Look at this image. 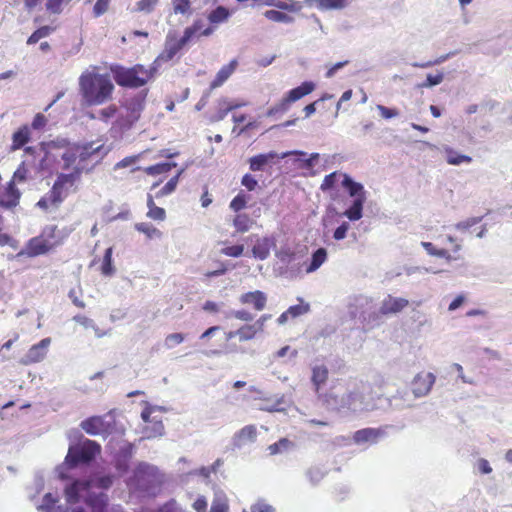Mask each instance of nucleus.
I'll use <instances>...</instances> for the list:
<instances>
[{
	"instance_id": "nucleus-1",
	"label": "nucleus",
	"mask_w": 512,
	"mask_h": 512,
	"mask_svg": "<svg viewBox=\"0 0 512 512\" xmlns=\"http://www.w3.org/2000/svg\"><path fill=\"white\" fill-rule=\"evenodd\" d=\"M113 483L110 475L97 476L89 480H75L65 488L68 504H75L83 500L93 512H104L108 497L102 491L108 489Z\"/></svg>"
},
{
	"instance_id": "nucleus-2",
	"label": "nucleus",
	"mask_w": 512,
	"mask_h": 512,
	"mask_svg": "<svg viewBox=\"0 0 512 512\" xmlns=\"http://www.w3.org/2000/svg\"><path fill=\"white\" fill-rule=\"evenodd\" d=\"M114 84L109 74L85 70L79 77V92L88 106L102 105L112 99Z\"/></svg>"
},
{
	"instance_id": "nucleus-3",
	"label": "nucleus",
	"mask_w": 512,
	"mask_h": 512,
	"mask_svg": "<svg viewBox=\"0 0 512 512\" xmlns=\"http://www.w3.org/2000/svg\"><path fill=\"white\" fill-rule=\"evenodd\" d=\"M134 479L138 489L149 495H156L164 482V475L156 466L141 462L134 471Z\"/></svg>"
},
{
	"instance_id": "nucleus-4",
	"label": "nucleus",
	"mask_w": 512,
	"mask_h": 512,
	"mask_svg": "<svg viewBox=\"0 0 512 512\" xmlns=\"http://www.w3.org/2000/svg\"><path fill=\"white\" fill-rule=\"evenodd\" d=\"M157 71V67L153 64L149 70L145 69L142 65H136L132 68H118L114 70V78L120 86L138 88L153 78Z\"/></svg>"
},
{
	"instance_id": "nucleus-5",
	"label": "nucleus",
	"mask_w": 512,
	"mask_h": 512,
	"mask_svg": "<svg viewBox=\"0 0 512 512\" xmlns=\"http://www.w3.org/2000/svg\"><path fill=\"white\" fill-rule=\"evenodd\" d=\"M349 312L353 318H359L371 327L379 324V314L374 307L372 298L368 296L353 297L349 304Z\"/></svg>"
},
{
	"instance_id": "nucleus-6",
	"label": "nucleus",
	"mask_w": 512,
	"mask_h": 512,
	"mask_svg": "<svg viewBox=\"0 0 512 512\" xmlns=\"http://www.w3.org/2000/svg\"><path fill=\"white\" fill-rule=\"evenodd\" d=\"M351 398L349 410L354 413L369 412L380 408L378 404L382 400L381 395L374 392L371 388H363L362 391L349 392Z\"/></svg>"
},
{
	"instance_id": "nucleus-7",
	"label": "nucleus",
	"mask_w": 512,
	"mask_h": 512,
	"mask_svg": "<svg viewBox=\"0 0 512 512\" xmlns=\"http://www.w3.org/2000/svg\"><path fill=\"white\" fill-rule=\"evenodd\" d=\"M100 450L101 447L97 442L86 439L81 446L69 448L65 461L70 467L88 464L100 453Z\"/></svg>"
},
{
	"instance_id": "nucleus-8",
	"label": "nucleus",
	"mask_w": 512,
	"mask_h": 512,
	"mask_svg": "<svg viewBox=\"0 0 512 512\" xmlns=\"http://www.w3.org/2000/svg\"><path fill=\"white\" fill-rule=\"evenodd\" d=\"M78 162L75 166V170L77 174H81L84 170L89 171L90 169L86 168V161L89 159L95 160L94 164H97L106 154V151L103 150V145H95L94 142L86 143L83 146H79L76 148Z\"/></svg>"
},
{
	"instance_id": "nucleus-9",
	"label": "nucleus",
	"mask_w": 512,
	"mask_h": 512,
	"mask_svg": "<svg viewBox=\"0 0 512 512\" xmlns=\"http://www.w3.org/2000/svg\"><path fill=\"white\" fill-rule=\"evenodd\" d=\"M246 240L253 243L252 256L261 261L266 260L270 251L276 248V239L273 236L260 237L257 234H252Z\"/></svg>"
},
{
	"instance_id": "nucleus-10",
	"label": "nucleus",
	"mask_w": 512,
	"mask_h": 512,
	"mask_svg": "<svg viewBox=\"0 0 512 512\" xmlns=\"http://www.w3.org/2000/svg\"><path fill=\"white\" fill-rule=\"evenodd\" d=\"M290 155L305 156L306 153L303 151L296 150V151L284 152L280 155L274 151H270V152L264 153V154H258V155H255V156L249 158V160H248L249 168L253 172L263 171L265 169V166L274 163V160L276 158L284 159Z\"/></svg>"
},
{
	"instance_id": "nucleus-11",
	"label": "nucleus",
	"mask_w": 512,
	"mask_h": 512,
	"mask_svg": "<svg viewBox=\"0 0 512 512\" xmlns=\"http://www.w3.org/2000/svg\"><path fill=\"white\" fill-rule=\"evenodd\" d=\"M435 381L436 377L431 372L418 373L411 381L410 392L416 399L425 397L430 393Z\"/></svg>"
},
{
	"instance_id": "nucleus-12",
	"label": "nucleus",
	"mask_w": 512,
	"mask_h": 512,
	"mask_svg": "<svg viewBox=\"0 0 512 512\" xmlns=\"http://www.w3.org/2000/svg\"><path fill=\"white\" fill-rule=\"evenodd\" d=\"M184 47L176 37L175 32H169L165 40V48L163 52L154 60L153 65L157 70L162 63L172 60L175 55Z\"/></svg>"
},
{
	"instance_id": "nucleus-13",
	"label": "nucleus",
	"mask_w": 512,
	"mask_h": 512,
	"mask_svg": "<svg viewBox=\"0 0 512 512\" xmlns=\"http://www.w3.org/2000/svg\"><path fill=\"white\" fill-rule=\"evenodd\" d=\"M51 338L47 337L42 339L39 343L31 346L28 352L20 360L23 365H29L42 361L47 354L48 347L50 346Z\"/></svg>"
},
{
	"instance_id": "nucleus-14",
	"label": "nucleus",
	"mask_w": 512,
	"mask_h": 512,
	"mask_svg": "<svg viewBox=\"0 0 512 512\" xmlns=\"http://www.w3.org/2000/svg\"><path fill=\"white\" fill-rule=\"evenodd\" d=\"M392 410H403L413 407L416 398L407 389H398L396 393L385 399Z\"/></svg>"
},
{
	"instance_id": "nucleus-15",
	"label": "nucleus",
	"mask_w": 512,
	"mask_h": 512,
	"mask_svg": "<svg viewBox=\"0 0 512 512\" xmlns=\"http://www.w3.org/2000/svg\"><path fill=\"white\" fill-rule=\"evenodd\" d=\"M257 439V428L255 425H246L237 431L232 437V445L235 449H241L247 444L254 443Z\"/></svg>"
},
{
	"instance_id": "nucleus-16",
	"label": "nucleus",
	"mask_w": 512,
	"mask_h": 512,
	"mask_svg": "<svg viewBox=\"0 0 512 512\" xmlns=\"http://www.w3.org/2000/svg\"><path fill=\"white\" fill-rule=\"evenodd\" d=\"M239 302L243 305L252 306L256 311H262L267 304V295L260 290H255L242 294L239 297Z\"/></svg>"
},
{
	"instance_id": "nucleus-17",
	"label": "nucleus",
	"mask_w": 512,
	"mask_h": 512,
	"mask_svg": "<svg viewBox=\"0 0 512 512\" xmlns=\"http://www.w3.org/2000/svg\"><path fill=\"white\" fill-rule=\"evenodd\" d=\"M52 247V244L41 238V237H35L29 240L26 248L22 250L19 255H27L29 257H35L41 254H45L50 250Z\"/></svg>"
},
{
	"instance_id": "nucleus-18",
	"label": "nucleus",
	"mask_w": 512,
	"mask_h": 512,
	"mask_svg": "<svg viewBox=\"0 0 512 512\" xmlns=\"http://www.w3.org/2000/svg\"><path fill=\"white\" fill-rule=\"evenodd\" d=\"M385 432L377 428H364L357 430L353 435V440L356 444H375L383 437Z\"/></svg>"
},
{
	"instance_id": "nucleus-19",
	"label": "nucleus",
	"mask_w": 512,
	"mask_h": 512,
	"mask_svg": "<svg viewBox=\"0 0 512 512\" xmlns=\"http://www.w3.org/2000/svg\"><path fill=\"white\" fill-rule=\"evenodd\" d=\"M408 300L405 298H397L393 297L391 295H388L382 302V305L379 309V316L380 315H387V314H395L400 311H402L407 305Z\"/></svg>"
},
{
	"instance_id": "nucleus-20",
	"label": "nucleus",
	"mask_w": 512,
	"mask_h": 512,
	"mask_svg": "<svg viewBox=\"0 0 512 512\" xmlns=\"http://www.w3.org/2000/svg\"><path fill=\"white\" fill-rule=\"evenodd\" d=\"M145 106V95H137L126 101L128 111L127 122L132 125L140 118L141 112Z\"/></svg>"
},
{
	"instance_id": "nucleus-21",
	"label": "nucleus",
	"mask_w": 512,
	"mask_h": 512,
	"mask_svg": "<svg viewBox=\"0 0 512 512\" xmlns=\"http://www.w3.org/2000/svg\"><path fill=\"white\" fill-rule=\"evenodd\" d=\"M349 398V392L344 393L342 395L335 394L333 392L326 395L325 402L327 407L331 410L341 411V410H349V403H351Z\"/></svg>"
},
{
	"instance_id": "nucleus-22",
	"label": "nucleus",
	"mask_w": 512,
	"mask_h": 512,
	"mask_svg": "<svg viewBox=\"0 0 512 512\" xmlns=\"http://www.w3.org/2000/svg\"><path fill=\"white\" fill-rule=\"evenodd\" d=\"M81 428L89 435H99L106 431L105 422L100 416L90 417L80 424Z\"/></svg>"
},
{
	"instance_id": "nucleus-23",
	"label": "nucleus",
	"mask_w": 512,
	"mask_h": 512,
	"mask_svg": "<svg viewBox=\"0 0 512 512\" xmlns=\"http://www.w3.org/2000/svg\"><path fill=\"white\" fill-rule=\"evenodd\" d=\"M64 199L63 193L58 188L52 186L49 192H47L38 202L37 206L43 210H47L50 206H57Z\"/></svg>"
},
{
	"instance_id": "nucleus-24",
	"label": "nucleus",
	"mask_w": 512,
	"mask_h": 512,
	"mask_svg": "<svg viewBox=\"0 0 512 512\" xmlns=\"http://www.w3.org/2000/svg\"><path fill=\"white\" fill-rule=\"evenodd\" d=\"M237 60H232L228 65L223 66L210 84V90L220 87L232 75L237 67Z\"/></svg>"
},
{
	"instance_id": "nucleus-25",
	"label": "nucleus",
	"mask_w": 512,
	"mask_h": 512,
	"mask_svg": "<svg viewBox=\"0 0 512 512\" xmlns=\"http://www.w3.org/2000/svg\"><path fill=\"white\" fill-rule=\"evenodd\" d=\"M19 198V190L15 187L13 182H10L5 190V193L0 199V204L5 208H13L18 204Z\"/></svg>"
},
{
	"instance_id": "nucleus-26",
	"label": "nucleus",
	"mask_w": 512,
	"mask_h": 512,
	"mask_svg": "<svg viewBox=\"0 0 512 512\" xmlns=\"http://www.w3.org/2000/svg\"><path fill=\"white\" fill-rule=\"evenodd\" d=\"M315 89V84L311 81H305L300 86L291 89L285 96L291 103H294L302 97L310 94Z\"/></svg>"
},
{
	"instance_id": "nucleus-27",
	"label": "nucleus",
	"mask_w": 512,
	"mask_h": 512,
	"mask_svg": "<svg viewBox=\"0 0 512 512\" xmlns=\"http://www.w3.org/2000/svg\"><path fill=\"white\" fill-rule=\"evenodd\" d=\"M342 186L348 191V194L353 198H360L366 196L364 186L354 181L348 174H343Z\"/></svg>"
},
{
	"instance_id": "nucleus-28",
	"label": "nucleus",
	"mask_w": 512,
	"mask_h": 512,
	"mask_svg": "<svg viewBox=\"0 0 512 512\" xmlns=\"http://www.w3.org/2000/svg\"><path fill=\"white\" fill-rule=\"evenodd\" d=\"M366 201V196H361L360 198H354L351 206L346 209L343 213L351 221H357L362 218L363 215V205Z\"/></svg>"
},
{
	"instance_id": "nucleus-29",
	"label": "nucleus",
	"mask_w": 512,
	"mask_h": 512,
	"mask_svg": "<svg viewBox=\"0 0 512 512\" xmlns=\"http://www.w3.org/2000/svg\"><path fill=\"white\" fill-rule=\"evenodd\" d=\"M253 224L254 221L252 218H250L249 215L245 213H239L235 215V217L232 220V225L235 228V233H233L232 236H235L236 233H245L249 231Z\"/></svg>"
},
{
	"instance_id": "nucleus-30",
	"label": "nucleus",
	"mask_w": 512,
	"mask_h": 512,
	"mask_svg": "<svg viewBox=\"0 0 512 512\" xmlns=\"http://www.w3.org/2000/svg\"><path fill=\"white\" fill-rule=\"evenodd\" d=\"M327 259V251L325 248H318L316 251L313 252L311 256V260L306 267V273H313L316 270H318L321 265L326 261Z\"/></svg>"
},
{
	"instance_id": "nucleus-31",
	"label": "nucleus",
	"mask_w": 512,
	"mask_h": 512,
	"mask_svg": "<svg viewBox=\"0 0 512 512\" xmlns=\"http://www.w3.org/2000/svg\"><path fill=\"white\" fill-rule=\"evenodd\" d=\"M264 4L289 12H298L302 8V6L294 0H264Z\"/></svg>"
},
{
	"instance_id": "nucleus-32",
	"label": "nucleus",
	"mask_w": 512,
	"mask_h": 512,
	"mask_svg": "<svg viewBox=\"0 0 512 512\" xmlns=\"http://www.w3.org/2000/svg\"><path fill=\"white\" fill-rule=\"evenodd\" d=\"M29 139H30V129L27 125H24L13 133L12 149L13 150L20 149L29 141Z\"/></svg>"
},
{
	"instance_id": "nucleus-33",
	"label": "nucleus",
	"mask_w": 512,
	"mask_h": 512,
	"mask_svg": "<svg viewBox=\"0 0 512 512\" xmlns=\"http://www.w3.org/2000/svg\"><path fill=\"white\" fill-rule=\"evenodd\" d=\"M56 502V498L51 494L47 493L44 498L43 502L40 506H38V510L42 512H67L68 508L63 505H59L57 507L54 506Z\"/></svg>"
},
{
	"instance_id": "nucleus-34",
	"label": "nucleus",
	"mask_w": 512,
	"mask_h": 512,
	"mask_svg": "<svg viewBox=\"0 0 512 512\" xmlns=\"http://www.w3.org/2000/svg\"><path fill=\"white\" fill-rule=\"evenodd\" d=\"M295 448V443L288 438H281L278 442L267 447L270 455H277L288 452Z\"/></svg>"
},
{
	"instance_id": "nucleus-35",
	"label": "nucleus",
	"mask_w": 512,
	"mask_h": 512,
	"mask_svg": "<svg viewBox=\"0 0 512 512\" xmlns=\"http://www.w3.org/2000/svg\"><path fill=\"white\" fill-rule=\"evenodd\" d=\"M328 379V369L325 365H318L312 369V383L315 386L316 391L319 390L320 386L324 384Z\"/></svg>"
},
{
	"instance_id": "nucleus-36",
	"label": "nucleus",
	"mask_w": 512,
	"mask_h": 512,
	"mask_svg": "<svg viewBox=\"0 0 512 512\" xmlns=\"http://www.w3.org/2000/svg\"><path fill=\"white\" fill-rule=\"evenodd\" d=\"M446 153V161L450 165H460L461 163H471L472 158L468 155L459 154L450 147L444 148Z\"/></svg>"
},
{
	"instance_id": "nucleus-37",
	"label": "nucleus",
	"mask_w": 512,
	"mask_h": 512,
	"mask_svg": "<svg viewBox=\"0 0 512 512\" xmlns=\"http://www.w3.org/2000/svg\"><path fill=\"white\" fill-rule=\"evenodd\" d=\"M151 426H147L143 433L144 437L147 439L155 438V437H161L164 434V425L161 420H154L151 422Z\"/></svg>"
},
{
	"instance_id": "nucleus-38",
	"label": "nucleus",
	"mask_w": 512,
	"mask_h": 512,
	"mask_svg": "<svg viewBox=\"0 0 512 512\" xmlns=\"http://www.w3.org/2000/svg\"><path fill=\"white\" fill-rule=\"evenodd\" d=\"M230 16V12L224 6H218L208 15V20L213 24H219L226 21Z\"/></svg>"
},
{
	"instance_id": "nucleus-39",
	"label": "nucleus",
	"mask_w": 512,
	"mask_h": 512,
	"mask_svg": "<svg viewBox=\"0 0 512 512\" xmlns=\"http://www.w3.org/2000/svg\"><path fill=\"white\" fill-rule=\"evenodd\" d=\"M176 165L177 164L175 162L158 163L156 165L146 167L144 169V171L148 175L156 176L159 174H164V173L169 172L173 167H176Z\"/></svg>"
},
{
	"instance_id": "nucleus-40",
	"label": "nucleus",
	"mask_w": 512,
	"mask_h": 512,
	"mask_svg": "<svg viewBox=\"0 0 512 512\" xmlns=\"http://www.w3.org/2000/svg\"><path fill=\"white\" fill-rule=\"evenodd\" d=\"M135 229L147 236L149 239L161 238L162 232L149 223H136Z\"/></svg>"
},
{
	"instance_id": "nucleus-41",
	"label": "nucleus",
	"mask_w": 512,
	"mask_h": 512,
	"mask_svg": "<svg viewBox=\"0 0 512 512\" xmlns=\"http://www.w3.org/2000/svg\"><path fill=\"white\" fill-rule=\"evenodd\" d=\"M210 512H228L227 498L224 493H215Z\"/></svg>"
},
{
	"instance_id": "nucleus-42",
	"label": "nucleus",
	"mask_w": 512,
	"mask_h": 512,
	"mask_svg": "<svg viewBox=\"0 0 512 512\" xmlns=\"http://www.w3.org/2000/svg\"><path fill=\"white\" fill-rule=\"evenodd\" d=\"M172 7L174 14H181L190 16L192 14V7L190 0H172Z\"/></svg>"
},
{
	"instance_id": "nucleus-43",
	"label": "nucleus",
	"mask_w": 512,
	"mask_h": 512,
	"mask_svg": "<svg viewBox=\"0 0 512 512\" xmlns=\"http://www.w3.org/2000/svg\"><path fill=\"white\" fill-rule=\"evenodd\" d=\"M264 16L271 21L279 23H292L294 21L293 17L278 10H267L264 12Z\"/></svg>"
},
{
	"instance_id": "nucleus-44",
	"label": "nucleus",
	"mask_w": 512,
	"mask_h": 512,
	"mask_svg": "<svg viewBox=\"0 0 512 512\" xmlns=\"http://www.w3.org/2000/svg\"><path fill=\"white\" fill-rule=\"evenodd\" d=\"M112 253V247L107 248L104 253L101 271L102 274L105 276H110L115 272V269L112 265Z\"/></svg>"
},
{
	"instance_id": "nucleus-45",
	"label": "nucleus",
	"mask_w": 512,
	"mask_h": 512,
	"mask_svg": "<svg viewBox=\"0 0 512 512\" xmlns=\"http://www.w3.org/2000/svg\"><path fill=\"white\" fill-rule=\"evenodd\" d=\"M254 314L251 312L241 309V310H229L225 313V318H235L244 322H251L254 320Z\"/></svg>"
},
{
	"instance_id": "nucleus-46",
	"label": "nucleus",
	"mask_w": 512,
	"mask_h": 512,
	"mask_svg": "<svg viewBox=\"0 0 512 512\" xmlns=\"http://www.w3.org/2000/svg\"><path fill=\"white\" fill-rule=\"evenodd\" d=\"M352 0H323L321 1L322 4V11L327 10H342L346 8Z\"/></svg>"
},
{
	"instance_id": "nucleus-47",
	"label": "nucleus",
	"mask_w": 512,
	"mask_h": 512,
	"mask_svg": "<svg viewBox=\"0 0 512 512\" xmlns=\"http://www.w3.org/2000/svg\"><path fill=\"white\" fill-rule=\"evenodd\" d=\"M257 333L258 331L255 329L253 324L244 325L236 330V334L238 335L240 341L251 340L256 336Z\"/></svg>"
},
{
	"instance_id": "nucleus-48",
	"label": "nucleus",
	"mask_w": 512,
	"mask_h": 512,
	"mask_svg": "<svg viewBox=\"0 0 512 512\" xmlns=\"http://www.w3.org/2000/svg\"><path fill=\"white\" fill-rule=\"evenodd\" d=\"M159 4V0H139L133 11L143 12L149 14L154 11L155 7Z\"/></svg>"
},
{
	"instance_id": "nucleus-49",
	"label": "nucleus",
	"mask_w": 512,
	"mask_h": 512,
	"mask_svg": "<svg viewBox=\"0 0 512 512\" xmlns=\"http://www.w3.org/2000/svg\"><path fill=\"white\" fill-rule=\"evenodd\" d=\"M52 31L53 28H51L50 26L40 27L31 34V36L27 40V44L31 45L37 43L40 39L49 36Z\"/></svg>"
},
{
	"instance_id": "nucleus-50",
	"label": "nucleus",
	"mask_w": 512,
	"mask_h": 512,
	"mask_svg": "<svg viewBox=\"0 0 512 512\" xmlns=\"http://www.w3.org/2000/svg\"><path fill=\"white\" fill-rule=\"evenodd\" d=\"M306 476L312 485H317L325 476L322 468L314 466L306 471Z\"/></svg>"
},
{
	"instance_id": "nucleus-51",
	"label": "nucleus",
	"mask_w": 512,
	"mask_h": 512,
	"mask_svg": "<svg viewBox=\"0 0 512 512\" xmlns=\"http://www.w3.org/2000/svg\"><path fill=\"white\" fill-rule=\"evenodd\" d=\"M79 175L80 174H77L75 169L73 173L60 174L54 182L53 186L58 188V190H60L63 193L65 184L72 183L75 180V178L78 177Z\"/></svg>"
},
{
	"instance_id": "nucleus-52",
	"label": "nucleus",
	"mask_w": 512,
	"mask_h": 512,
	"mask_svg": "<svg viewBox=\"0 0 512 512\" xmlns=\"http://www.w3.org/2000/svg\"><path fill=\"white\" fill-rule=\"evenodd\" d=\"M444 80V74L442 72L436 75L428 74L426 80L418 85L420 88H431L442 83Z\"/></svg>"
},
{
	"instance_id": "nucleus-53",
	"label": "nucleus",
	"mask_w": 512,
	"mask_h": 512,
	"mask_svg": "<svg viewBox=\"0 0 512 512\" xmlns=\"http://www.w3.org/2000/svg\"><path fill=\"white\" fill-rule=\"evenodd\" d=\"M376 109L378 110L380 116L385 119L389 120L392 118H396L400 116V111L396 108H390L381 104L376 105Z\"/></svg>"
},
{
	"instance_id": "nucleus-54",
	"label": "nucleus",
	"mask_w": 512,
	"mask_h": 512,
	"mask_svg": "<svg viewBox=\"0 0 512 512\" xmlns=\"http://www.w3.org/2000/svg\"><path fill=\"white\" fill-rule=\"evenodd\" d=\"M244 252V245L243 244H237L232 246H227L221 249L220 253L228 256V257H240Z\"/></svg>"
},
{
	"instance_id": "nucleus-55",
	"label": "nucleus",
	"mask_w": 512,
	"mask_h": 512,
	"mask_svg": "<svg viewBox=\"0 0 512 512\" xmlns=\"http://www.w3.org/2000/svg\"><path fill=\"white\" fill-rule=\"evenodd\" d=\"M482 220V217H471L464 221L458 222L454 225V228L456 230H459L461 232H466L469 230V228L473 227L474 225L478 224Z\"/></svg>"
},
{
	"instance_id": "nucleus-56",
	"label": "nucleus",
	"mask_w": 512,
	"mask_h": 512,
	"mask_svg": "<svg viewBox=\"0 0 512 512\" xmlns=\"http://www.w3.org/2000/svg\"><path fill=\"white\" fill-rule=\"evenodd\" d=\"M291 104L292 103L284 97L278 104L269 109L267 115L272 116L277 113H284L289 110Z\"/></svg>"
},
{
	"instance_id": "nucleus-57",
	"label": "nucleus",
	"mask_w": 512,
	"mask_h": 512,
	"mask_svg": "<svg viewBox=\"0 0 512 512\" xmlns=\"http://www.w3.org/2000/svg\"><path fill=\"white\" fill-rule=\"evenodd\" d=\"M309 310H310V306L308 303L293 305L287 309L291 318H296L298 316L304 315V314L308 313Z\"/></svg>"
},
{
	"instance_id": "nucleus-58",
	"label": "nucleus",
	"mask_w": 512,
	"mask_h": 512,
	"mask_svg": "<svg viewBox=\"0 0 512 512\" xmlns=\"http://www.w3.org/2000/svg\"><path fill=\"white\" fill-rule=\"evenodd\" d=\"M71 0H47L46 9L50 13L60 14L62 12V5L69 3Z\"/></svg>"
},
{
	"instance_id": "nucleus-59",
	"label": "nucleus",
	"mask_w": 512,
	"mask_h": 512,
	"mask_svg": "<svg viewBox=\"0 0 512 512\" xmlns=\"http://www.w3.org/2000/svg\"><path fill=\"white\" fill-rule=\"evenodd\" d=\"M117 112V108L115 105H110L106 108H103L98 111V119L103 122H108L110 119H112Z\"/></svg>"
},
{
	"instance_id": "nucleus-60",
	"label": "nucleus",
	"mask_w": 512,
	"mask_h": 512,
	"mask_svg": "<svg viewBox=\"0 0 512 512\" xmlns=\"http://www.w3.org/2000/svg\"><path fill=\"white\" fill-rule=\"evenodd\" d=\"M138 160H139V155L125 157L121 161L117 162L114 165L113 169L116 171L119 169L132 167L138 162Z\"/></svg>"
},
{
	"instance_id": "nucleus-61",
	"label": "nucleus",
	"mask_w": 512,
	"mask_h": 512,
	"mask_svg": "<svg viewBox=\"0 0 512 512\" xmlns=\"http://www.w3.org/2000/svg\"><path fill=\"white\" fill-rule=\"evenodd\" d=\"M246 203H247V201H246L245 195L242 193H239L237 196H235L232 199L229 206L233 211L238 212V211L242 210L243 208H245Z\"/></svg>"
},
{
	"instance_id": "nucleus-62",
	"label": "nucleus",
	"mask_w": 512,
	"mask_h": 512,
	"mask_svg": "<svg viewBox=\"0 0 512 512\" xmlns=\"http://www.w3.org/2000/svg\"><path fill=\"white\" fill-rule=\"evenodd\" d=\"M111 0H97L93 7L94 17H100L108 11Z\"/></svg>"
},
{
	"instance_id": "nucleus-63",
	"label": "nucleus",
	"mask_w": 512,
	"mask_h": 512,
	"mask_svg": "<svg viewBox=\"0 0 512 512\" xmlns=\"http://www.w3.org/2000/svg\"><path fill=\"white\" fill-rule=\"evenodd\" d=\"M250 512H275V508L264 500H258L256 503L251 505Z\"/></svg>"
},
{
	"instance_id": "nucleus-64",
	"label": "nucleus",
	"mask_w": 512,
	"mask_h": 512,
	"mask_svg": "<svg viewBox=\"0 0 512 512\" xmlns=\"http://www.w3.org/2000/svg\"><path fill=\"white\" fill-rule=\"evenodd\" d=\"M184 341V335L182 333H172L169 334L165 338V346L168 349H171L174 347V345H178Z\"/></svg>"
}]
</instances>
